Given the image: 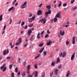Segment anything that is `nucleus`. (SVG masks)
I'll use <instances>...</instances> for the list:
<instances>
[{
	"label": "nucleus",
	"instance_id": "1",
	"mask_svg": "<svg viewBox=\"0 0 77 77\" xmlns=\"http://www.w3.org/2000/svg\"><path fill=\"white\" fill-rule=\"evenodd\" d=\"M27 4V2L25 1L24 2L23 4L21 6H20V8L22 9H24V8H26L27 7V5H26Z\"/></svg>",
	"mask_w": 77,
	"mask_h": 77
},
{
	"label": "nucleus",
	"instance_id": "2",
	"mask_svg": "<svg viewBox=\"0 0 77 77\" xmlns=\"http://www.w3.org/2000/svg\"><path fill=\"white\" fill-rule=\"evenodd\" d=\"M35 17L33 16L32 17L29 18L28 19V22L29 23H32V21L35 20Z\"/></svg>",
	"mask_w": 77,
	"mask_h": 77
},
{
	"label": "nucleus",
	"instance_id": "3",
	"mask_svg": "<svg viewBox=\"0 0 77 77\" xmlns=\"http://www.w3.org/2000/svg\"><path fill=\"white\" fill-rule=\"evenodd\" d=\"M51 10H49L48 11L45 13V14L46 16H48V14H51Z\"/></svg>",
	"mask_w": 77,
	"mask_h": 77
},
{
	"label": "nucleus",
	"instance_id": "4",
	"mask_svg": "<svg viewBox=\"0 0 77 77\" xmlns=\"http://www.w3.org/2000/svg\"><path fill=\"white\" fill-rule=\"evenodd\" d=\"M75 37H74L72 38V44L74 45L75 44Z\"/></svg>",
	"mask_w": 77,
	"mask_h": 77
},
{
	"label": "nucleus",
	"instance_id": "5",
	"mask_svg": "<svg viewBox=\"0 0 77 77\" xmlns=\"http://www.w3.org/2000/svg\"><path fill=\"white\" fill-rule=\"evenodd\" d=\"M74 57H75V53H74L71 57V59L72 60H73L74 59Z\"/></svg>",
	"mask_w": 77,
	"mask_h": 77
},
{
	"label": "nucleus",
	"instance_id": "6",
	"mask_svg": "<svg viewBox=\"0 0 77 77\" xmlns=\"http://www.w3.org/2000/svg\"><path fill=\"white\" fill-rule=\"evenodd\" d=\"M32 33V30L29 29L28 31V35L29 36H30V34Z\"/></svg>",
	"mask_w": 77,
	"mask_h": 77
},
{
	"label": "nucleus",
	"instance_id": "7",
	"mask_svg": "<svg viewBox=\"0 0 77 77\" xmlns=\"http://www.w3.org/2000/svg\"><path fill=\"white\" fill-rule=\"evenodd\" d=\"M60 13H58L56 15L55 18H60Z\"/></svg>",
	"mask_w": 77,
	"mask_h": 77
},
{
	"label": "nucleus",
	"instance_id": "8",
	"mask_svg": "<svg viewBox=\"0 0 77 77\" xmlns=\"http://www.w3.org/2000/svg\"><path fill=\"white\" fill-rule=\"evenodd\" d=\"M41 14H42V11L41 10H38L37 13V15H41Z\"/></svg>",
	"mask_w": 77,
	"mask_h": 77
},
{
	"label": "nucleus",
	"instance_id": "9",
	"mask_svg": "<svg viewBox=\"0 0 77 77\" xmlns=\"http://www.w3.org/2000/svg\"><path fill=\"white\" fill-rule=\"evenodd\" d=\"M71 74V72L70 71L68 70L67 72V74L66 75V77H68L69 75Z\"/></svg>",
	"mask_w": 77,
	"mask_h": 77
},
{
	"label": "nucleus",
	"instance_id": "10",
	"mask_svg": "<svg viewBox=\"0 0 77 77\" xmlns=\"http://www.w3.org/2000/svg\"><path fill=\"white\" fill-rule=\"evenodd\" d=\"M60 35L61 36H63V35H64L65 34V31H63V32H61V31L60 30Z\"/></svg>",
	"mask_w": 77,
	"mask_h": 77
},
{
	"label": "nucleus",
	"instance_id": "11",
	"mask_svg": "<svg viewBox=\"0 0 77 77\" xmlns=\"http://www.w3.org/2000/svg\"><path fill=\"white\" fill-rule=\"evenodd\" d=\"M52 43L51 41H50L49 42L47 43V45H50Z\"/></svg>",
	"mask_w": 77,
	"mask_h": 77
},
{
	"label": "nucleus",
	"instance_id": "12",
	"mask_svg": "<svg viewBox=\"0 0 77 77\" xmlns=\"http://www.w3.org/2000/svg\"><path fill=\"white\" fill-rule=\"evenodd\" d=\"M59 71V70L58 69H57L55 71V72H54V74L55 75H57L58 73V71Z\"/></svg>",
	"mask_w": 77,
	"mask_h": 77
},
{
	"label": "nucleus",
	"instance_id": "13",
	"mask_svg": "<svg viewBox=\"0 0 77 77\" xmlns=\"http://www.w3.org/2000/svg\"><path fill=\"white\" fill-rule=\"evenodd\" d=\"M66 52H63L62 55L63 57H65V56H66Z\"/></svg>",
	"mask_w": 77,
	"mask_h": 77
},
{
	"label": "nucleus",
	"instance_id": "14",
	"mask_svg": "<svg viewBox=\"0 0 77 77\" xmlns=\"http://www.w3.org/2000/svg\"><path fill=\"white\" fill-rule=\"evenodd\" d=\"M40 35V33L39 32L37 34V38H38V39H40V38H41V37L40 36H39Z\"/></svg>",
	"mask_w": 77,
	"mask_h": 77
},
{
	"label": "nucleus",
	"instance_id": "15",
	"mask_svg": "<svg viewBox=\"0 0 77 77\" xmlns=\"http://www.w3.org/2000/svg\"><path fill=\"white\" fill-rule=\"evenodd\" d=\"M44 50V48H43L42 49L40 50V51H39V53H42V52Z\"/></svg>",
	"mask_w": 77,
	"mask_h": 77
},
{
	"label": "nucleus",
	"instance_id": "16",
	"mask_svg": "<svg viewBox=\"0 0 77 77\" xmlns=\"http://www.w3.org/2000/svg\"><path fill=\"white\" fill-rule=\"evenodd\" d=\"M6 66V64H4L3 65L0 67L1 69H3L4 68L5 66Z\"/></svg>",
	"mask_w": 77,
	"mask_h": 77
},
{
	"label": "nucleus",
	"instance_id": "17",
	"mask_svg": "<svg viewBox=\"0 0 77 77\" xmlns=\"http://www.w3.org/2000/svg\"><path fill=\"white\" fill-rule=\"evenodd\" d=\"M56 62V63H59V62H60V59H59V58L58 57L57 58Z\"/></svg>",
	"mask_w": 77,
	"mask_h": 77
},
{
	"label": "nucleus",
	"instance_id": "18",
	"mask_svg": "<svg viewBox=\"0 0 77 77\" xmlns=\"http://www.w3.org/2000/svg\"><path fill=\"white\" fill-rule=\"evenodd\" d=\"M14 6H13L10 8V11H12V9H13V10L12 11V12H13V11H14Z\"/></svg>",
	"mask_w": 77,
	"mask_h": 77
},
{
	"label": "nucleus",
	"instance_id": "19",
	"mask_svg": "<svg viewBox=\"0 0 77 77\" xmlns=\"http://www.w3.org/2000/svg\"><path fill=\"white\" fill-rule=\"evenodd\" d=\"M3 54L4 56H5L6 54H6V50H5V51H4Z\"/></svg>",
	"mask_w": 77,
	"mask_h": 77
},
{
	"label": "nucleus",
	"instance_id": "20",
	"mask_svg": "<svg viewBox=\"0 0 77 77\" xmlns=\"http://www.w3.org/2000/svg\"><path fill=\"white\" fill-rule=\"evenodd\" d=\"M40 56V54H39L37 56H36L35 57V59H36L38 58V57H39Z\"/></svg>",
	"mask_w": 77,
	"mask_h": 77
},
{
	"label": "nucleus",
	"instance_id": "21",
	"mask_svg": "<svg viewBox=\"0 0 77 77\" xmlns=\"http://www.w3.org/2000/svg\"><path fill=\"white\" fill-rule=\"evenodd\" d=\"M21 41H22V38H21L20 37L19 39L18 42H19L20 43H21Z\"/></svg>",
	"mask_w": 77,
	"mask_h": 77
},
{
	"label": "nucleus",
	"instance_id": "22",
	"mask_svg": "<svg viewBox=\"0 0 77 77\" xmlns=\"http://www.w3.org/2000/svg\"><path fill=\"white\" fill-rule=\"evenodd\" d=\"M55 62H54L53 61H52L51 64V66H54V65H55Z\"/></svg>",
	"mask_w": 77,
	"mask_h": 77
},
{
	"label": "nucleus",
	"instance_id": "23",
	"mask_svg": "<svg viewBox=\"0 0 77 77\" xmlns=\"http://www.w3.org/2000/svg\"><path fill=\"white\" fill-rule=\"evenodd\" d=\"M3 17V16L2 15V14H1L0 16V21H2V18Z\"/></svg>",
	"mask_w": 77,
	"mask_h": 77
},
{
	"label": "nucleus",
	"instance_id": "24",
	"mask_svg": "<svg viewBox=\"0 0 77 77\" xmlns=\"http://www.w3.org/2000/svg\"><path fill=\"white\" fill-rule=\"evenodd\" d=\"M75 2V0H72L70 2V3L72 5Z\"/></svg>",
	"mask_w": 77,
	"mask_h": 77
},
{
	"label": "nucleus",
	"instance_id": "25",
	"mask_svg": "<svg viewBox=\"0 0 77 77\" xmlns=\"http://www.w3.org/2000/svg\"><path fill=\"white\" fill-rule=\"evenodd\" d=\"M6 68H7V67L6 66L3 69L2 71L3 72H4L5 71H6Z\"/></svg>",
	"mask_w": 77,
	"mask_h": 77
},
{
	"label": "nucleus",
	"instance_id": "26",
	"mask_svg": "<svg viewBox=\"0 0 77 77\" xmlns=\"http://www.w3.org/2000/svg\"><path fill=\"white\" fill-rule=\"evenodd\" d=\"M43 45H44L43 43L40 44H39V45L38 46L39 47H42V46H43Z\"/></svg>",
	"mask_w": 77,
	"mask_h": 77
},
{
	"label": "nucleus",
	"instance_id": "27",
	"mask_svg": "<svg viewBox=\"0 0 77 77\" xmlns=\"http://www.w3.org/2000/svg\"><path fill=\"white\" fill-rule=\"evenodd\" d=\"M57 18L56 17H55V18H54V23H56V22L57 21Z\"/></svg>",
	"mask_w": 77,
	"mask_h": 77
},
{
	"label": "nucleus",
	"instance_id": "28",
	"mask_svg": "<svg viewBox=\"0 0 77 77\" xmlns=\"http://www.w3.org/2000/svg\"><path fill=\"white\" fill-rule=\"evenodd\" d=\"M34 68L35 69H37L38 68V66H37V64L36 63L35 64H34Z\"/></svg>",
	"mask_w": 77,
	"mask_h": 77
},
{
	"label": "nucleus",
	"instance_id": "29",
	"mask_svg": "<svg viewBox=\"0 0 77 77\" xmlns=\"http://www.w3.org/2000/svg\"><path fill=\"white\" fill-rule=\"evenodd\" d=\"M46 8L48 9H50L51 8V6L48 5L46 7Z\"/></svg>",
	"mask_w": 77,
	"mask_h": 77
},
{
	"label": "nucleus",
	"instance_id": "30",
	"mask_svg": "<svg viewBox=\"0 0 77 77\" xmlns=\"http://www.w3.org/2000/svg\"><path fill=\"white\" fill-rule=\"evenodd\" d=\"M61 5H62V1H60V4L58 5V7H60V6H61Z\"/></svg>",
	"mask_w": 77,
	"mask_h": 77
},
{
	"label": "nucleus",
	"instance_id": "31",
	"mask_svg": "<svg viewBox=\"0 0 77 77\" xmlns=\"http://www.w3.org/2000/svg\"><path fill=\"white\" fill-rule=\"evenodd\" d=\"M18 67H16L15 69V72H16V73H17V72H18Z\"/></svg>",
	"mask_w": 77,
	"mask_h": 77
},
{
	"label": "nucleus",
	"instance_id": "32",
	"mask_svg": "<svg viewBox=\"0 0 77 77\" xmlns=\"http://www.w3.org/2000/svg\"><path fill=\"white\" fill-rule=\"evenodd\" d=\"M45 20V19H42L40 20L39 21H41V23H42V22L44 21Z\"/></svg>",
	"mask_w": 77,
	"mask_h": 77
},
{
	"label": "nucleus",
	"instance_id": "33",
	"mask_svg": "<svg viewBox=\"0 0 77 77\" xmlns=\"http://www.w3.org/2000/svg\"><path fill=\"white\" fill-rule=\"evenodd\" d=\"M27 69H28V70H29L30 69V65H28L27 66Z\"/></svg>",
	"mask_w": 77,
	"mask_h": 77
},
{
	"label": "nucleus",
	"instance_id": "34",
	"mask_svg": "<svg viewBox=\"0 0 77 77\" xmlns=\"http://www.w3.org/2000/svg\"><path fill=\"white\" fill-rule=\"evenodd\" d=\"M24 24H25V22H22V23L21 24V26H24Z\"/></svg>",
	"mask_w": 77,
	"mask_h": 77
},
{
	"label": "nucleus",
	"instance_id": "35",
	"mask_svg": "<svg viewBox=\"0 0 77 77\" xmlns=\"http://www.w3.org/2000/svg\"><path fill=\"white\" fill-rule=\"evenodd\" d=\"M10 46L11 47V48H12L14 47V45H13L12 44V43H10Z\"/></svg>",
	"mask_w": 77,
	"mask_h": 77
},
{
	"label": "nucleus",
	"instance_id": "36",
	"mask_svg": "<svg viewBox=\"0 0 77 77\" xmlns=\"http://www.w3.org/2000/svg\"><path fill=\"white\" fill-rule=\"evenodd\" d=\"M38 77V72L36 71L35 75V77Z\"/></svg>",
	"mask_w": 77,
	"mask_h": 77
},
{
	"label": "nucleus",
	"instance_id": "37",
	"mask_svg": "<svg viewBox=\"0 0 77 77\" xmlns=\"http://www.w3.org/2000/svg\"><path fill=\"white\" fill-rule=\"evenodd\" d=\"M43 53L45 56H46V55H47V51H44L43 52Z\"/></svg>",
	"mask_w": 77,
	"mask_h": 77
},
{
	"label": "nucleus",
	"instance_id": "38",
	"mask_svg": "<svg viewBox=\"0 0 77 77\" xmlns=\"http://www.w3.org/2000/svg\"><path fill=\"white\" fill-rule=\"evenodd\" d=\"M66 6H67V3H64L63 5V7H65Z\"/></svg>",
	"mask_w": 77,
	"mask_h": 77
},
{
	"label": "nucleus",
	"instance_id": "39",
	"mask_svg": "<svg viewBox=\"0 0 77 77\" xmlns=\"http://www.w3.org/2000/svg\"><path fill=\"white\" fill-rule=\"evenodd\" d=\"M21 44V43H20V42H18L16 43V45H19V44Z\"/></svg>",
	"mask_w": 77,
	"mask_h": 77
},
{
	"label": "nucleus",
	"instance_id": "40",
	"mask_svg": "<svg viewBox=\"0 0 77 77\" xmlns=\"http://www.w3.org/2000/svg\"><path fill=\"white\" fill-rule=\"evenodd\" d=\"M58 68L59 69H60L61 68H62V65L60 64L58 66Z\"/></svg>",
	"mask_w": 77,
	"mask_h": 77
},
{
	"label": "nucleus",
	"instance_id": "41",
	"mask_svg": "<svg viewBox=\"0 0 77 77\" xmlns=\"http://www.w3.org/2000/svg\"><path fill=\"white\" fill-rule=\"evenodd\" d=\"M33 24H31L30 25H28V27H32L33 26Z\"/></svg>",
	"mask_w": 77,
	"mask_h": 77
},
{
	"label": "nucleus",
	"instance_id": "42",
	"mask_svg": "<svg viewBox=\"0 0 77 77\" xmlns=\"http://www.w3.org/2000/svg\"><path fill=\"white\" fill-rule=\"evenodd\" d=\"M33 73L31 75H30V73H29L28 74V77H32V76H33Z\"/></svg>",
	"mask_w": 77,
	"mask_h": 77
},
{
	"label": "nucleus",
	"instance_id": "43",
	"mask_svg": "<svg viewBox=\"0 0 77 77\" xmlns=\"http://www.w3.org/2000/svg\"><path fill=\"white\" fill-rule=\"evenodd\" d=\"M26 72L27 74H30V71H29V70L27 69V70H26Z\"/></svg>",
	"mask_w": 77,
	"mask_h": 77
},
{
	"label": "nucleus",
	"instance_id": "44",
	"mask_svg": "<svg viewBox=\"0 0 77 77\" xmlns=\"http://www.w3.org/2000/svg\"><path fill=\"white\" fill-rule=\"evenodd\" d=\"M53 74V72H52L50 74V77H52V75Z\"/></svg>",
	"mask_w": 77,
	"mask_h": 77
},
{
	"label": "nucleus",
	"instance_id": "45",
	"mask_svg": "<svg viewBox=\"0 0 77 77\" xmlns=\"http://www.w3.org/2000/svg\"><path fill=\"white\" fill-rule=\"evenodd\" d=\"M11 77H14V73L13 72L12 73Z\"/></svg>",
	"mask_w": 77,
	"mask_h": 77
},
{
	"label": "nucleus",
	"instance_id": "46",
	"mask_svg": "<svg viewBox=\"0 0 77 77\" xmlns=\"http://www.w3.org/2000/svg\"><path fill=\"white\" fill-rule=\"evenodd\" d=\"M33 15V14L31 13H30L29 14V15L28 17H32V16Z\"/></svg>",
	"mask_w": 77,
	"mask_h": 77
},
{
	"label": "nucleus",
	"instance_id": "47",
	"mask_svg": "<svg viewBox=\"0 0 77 77\" xmlns=\"http://www.w3.org/2000/svg\"><path fill=\"white\" fill-rule=\"evenodd\" d=\"M48 36H49V35L48 34H46L45 35V38H48Z\"/></svg>",
	"mask_w": 77,
	"mask_h": 77
},
{
	"label": "nucleus",
	"instance_id": "48",
	"mask_svg": "<svg viewBox=\"0 0 77 77\" xmlns=\"http://www.w3.org/2000/svg\"><path fill=\"white\" fill-rule=\"evenodd\" d=\"M26 61H25L23 62V66H25V65H26Z\"/></svg>",
	"mask_w": 77,
	"mask_h": 77
},
{
	"label": "nucleus",
	"instance_id": "49",
	"mask_svg": "<svg viewBox=\"0 0 77 77\" xmlns=\"http://www.w3.org/2000/svg\"><path fill=\"white\" fill-rule=\"evenodd\" d=\"M27 45H28V43H26L23 46V47H26Z\"/></svg>",
	"mask_w": 77,
	"mask_h": 77
},
{
	"label": "nucleus",
	"instance_id": "50",
	"mask_svg": "<svg viewBox=\"0 0 77 77\" xmlns=\"http://www.w3.org/2000/svg\"><path fill=\"white\" fill-rule=\"evenodd\" d=\"M6 25H5L3 27V30H5V29H6Z\"/></svg>",
	"mask_w": 77,
	"mask_h": 77
},
{
	"label": "nucleus",
	"instance_id": "51",
	"mask_svg": "<svg viewBox=\"0 0 77 77\" xmlns=\"http://www.w3.org/2000/svg\"><path fill=\"white\" fill-rule=\"evenodd\" d=\"M43 5V4L42 3H41L39 5V6L40 8H41L42 7V6Z\"/></svg>",
	"mask_w": 77,
	"mask_h": 77
},
{
	"label": "nucleus",
	"instance_id": "52",
	"mask_svg": "<svg viewBox=\"0 0 77 77\" xmlns=\"http://www.w3.org/2000/svg\"><path fill=\"white\" fill-rule=\"evenodd\" d=\"M47 32L48 34H50V32L49 31V30H48Z\"/></svg>",
	"mask_w": 77,
	"mask_h": 77
},
{
	"label": "nucleus",
	"instance_id": "53",
	"mask_svg": "<svg viewBox=\"0 0 77 77\" xmlns=\"http://www.w3.org/2000/svg\"><path fill=\"white\" fill-rule=\"evenodd\" d=\"M22 76H25V75H26V73H25V72L22 74Z\"/></svg>",
	"mask_w": 77,
	"mask_h": 77
},
{
	"label": "nucleus",
	"instance_id": "54",
	"mask_svg": "<svg viewBox=\"0 0 77 77\" xmlns=\"http://www.w3.org/2000/svg\"><path fill=\"white\" fill-rule=\"evenodd\" d=\"M62 54H63V53L62 52L60 54V57H62Z\"/></svg>",
	"mask_w": 77,
	"mask_h": 77
},
{
	"label": "nucleus",
	"instance_id": "55",
	"mask_svg": "<svg viewBox=\"0 0 77 77\" xmlns=\"http://www.w3.org/2000/svg\"><path fill=\"white\" fill-rule=\"evenodd\" d=\"M47 21V20L45 19V20H44V21H43V24H45V23H46V21Z\"/></svg>",
	"mask_w": 77,
	"mask_h": 77
},
{
	"label": "nucleus",
	"instance_id": "56",
	"mask_svg": "<svg viewBox=\"0 0 77 77\" xmlns=\"http://www.w3.org/2000/svg\"><path fill=\"white\" fill-rule=\"evenodd\" d=\"M27 29V25H26L25 26V27L24 28V29Z\"/></svg>",
	"mask_w": 77,
	"mask_h": 77
},
{
	"label": "nucleus",
	"instance_id": "57",
	"mask_svg": "<svg viewBox=\"0 0 77 77\" xmlns=\"http://www.w3.org/2000/svg\"><path fill=\"white\" fill-rule=\"evenodd\" d=\"M17 2V0H15L14 2L13 3V5H14L15 3V2Z\"/></svg>",
	"mask_w": 77,
	"mask_h": 77
},
{
	"label": "nucleus",
	"instance_id": "58",
	"mask_svg": "<svg viewBox=\"0 0 77 77\" xmlns=\"http://www.w3.org/2000/svg\"><path fill=\"white\" fill-rule=\"evenodd\" d=\"M18 3H16L15 5V6H17L18 5Z\"/></svg>",
	"mask_w": 77,
	"mask_h": 77
},
{
	"label": "nucleus",
	"instance_id": "59",
	"mask_svg": "<svg viewBox=\"0 0 77 77\" xmlns=\"http://www.w3.org/2000/svg\"><path fill=\"white\" fill-rule=\"evenodd\" d=\"M12 67V64L10 65V69H11Z\"/></svg>",
	"mask_w": 77,
	"mask_h": 77
},
{
	"label": "nucleus",
	"instance_id": "60",
	"mask_svg": "<svg viewBox=\"0 0 77 77\" xmlns=\"http://www.w3.org/2000/svg\"><path fill=\"white\" fill-rule=\"evenodd\" d=\"M44 33V31H43L41 33V35H42Z\"/></svg>",
	"mask_w": 77,
	"mask_h": 77
},
{
	"label": "nucleus",
	"instance_id": "61",
	"mask_svg": "<svg viewBox=\"0 0 77 77\" xmlns=\"http://www.w3.org/2000/svg\"><path fill=\"white\" fill-rule=\"evenodd\" d=\"M6 53L7 54H8V53H9V50H8L7 51V52H6Z\"/></svg>",
	"mask_w": 77,
	"mask_h": 77
},
{
	"label": "nucleus",
	"instance_id": "62",
	"mask_svg": "<svg viewBox=\"0 0 77 77\" xmlns=\"http://www.w3.org/2000/svg\"><path fill=\"white\" fill-rule=\"evenodd\" d=\"M77 9V7H76L74 8H73V11H74V10H75V9Z\"/></svg>",
	"mask_w": 77,
	"mask_h": 77
},
{
	"label": "nucleus",
	"instance_id": "63",
	"mask_svg": "<svg viewBox=\"0 0 77 77\" xmlns=\"http://www.w3.org/2000/svg\"><path fill=\"white\" fill-rule=\"evenodd\" d=\"M66 44H69V42L67 41L66 42Z\"/></svg>",
	"mask_w": 77,
	"mask_h": 77
},
{
	"label": "nucleus",
	"instance_id": "64",
	"mask_svg": "<svg viewBox=\"0 0 77 77\" xmlns=\"http://www.w3.org/2000/svg\"><path fill=\"white\" fill-rule=\"evenodd\" d=\"M45 77V73H44L43 74V76L42 75V77Z\"/></svg>",
	"mask_w": 77,
	"mask_h": 77
}]
</instances>
